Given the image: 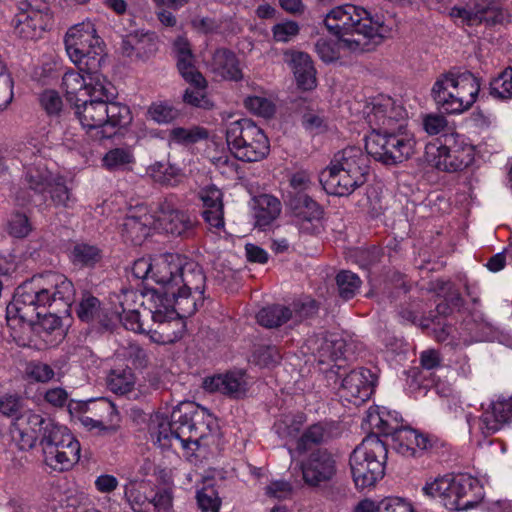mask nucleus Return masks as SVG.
<instances>
[{
    "label": "nucleus",
    "mask_w": 512,
    "mask_h": 512,
    "mask_svg": "<svg viewBox=\"0 0 512 512\" xmlns=\"http://www.w3.org/2000/svg\"><path fill=\"white\" fill-rule=\"evenodd\" d=\"M74 296V286L63 274L47 272L33 276L16 289L6 308L7 321L11 324L19 320L36 326L39 334L59 331L61 336V318L57 313L68 312Z\"/></svg>",
    "instance_id": "f257e3e1"
},
{
    "label": "nucleus",
    "mask_w": 512,
    "mask_h": 512,
    "mask_svg": "<svg viewBox=\"0 0 512 512\" xmlns=\"http://www.w3.org/2000/svg\"><path fill=\"white\" fill-rule=\"evenodd\" d=\"M324 24L337 40L320 38L315 49L322 61L330 63L349 54L370 49L390 34V28L379 17L365 8L344 4L332 8L325 16Z\"/></svg>",
    "instance_id": "f03ea898"
},
{
    "label": "nucleus",
    "mask_w": 512,
    "mask_h": 512,
    "mask_svg": "<svg viewBox=\"0 0 512 512\" xmlns=\"http://www.w3.org/2000/svg\"><path fill=\"white\" fill-rule=\"evenodd\" d=\"M152 281L159 285V292L172 299L180 311L194 314L201 299L206 277L201 266L178 253H165L154 257Z\"/></svg>",
    "instance_id": "7ed1b4c3"
},
{
    "label": "nucleus",
    "mask_w": 512,
    "mask_h": 512,
    "mask_svg": "<svg viewBox=\"0 0 512 512\" xmlns=\"http://www.w3.org/2000/svg\"><path fill=\"white\" fill-rule=\"evenodd\" d=\"M212 417L203 407L187 401L178 404L171 412L170 419L162 414L151 418L150 437L154 444L166 449L179 442L183 448L199 440L210 430Z\"/></svg>",
    "instance_id": "20e7f679"
},
{
    "label": "nucleus",
    "mask_w": 512,
    "mask_h": 512,
    "mask_svg": "<svg viewBox=\"0 0 512 512\" xmlns=\"http://www.w3.org/2000/svg\"><path fill=\"white\" fill-rule=\"evenodd\" d=\"M362 428L370 430L378 437L391 436L389 445L406 457L415 456L418 452L427 451L433 446L431 438L427 435L410 427H402L400 414L386 407H370L362 422Z\"/></svg>",
    "instance_id": "39448f33"
},
{
    "label": "nucleus",
    "mask_w": 512,
    "mask_h": 512,
    "mask_svg": "<svg viewBox=\"0 0 512 512\" xmlns=\"http://www.w3.org/2000/svg\"><path fill=\"white\" fill-rule=\"evenodd\" d=\"M368 157L359 147L337 152L330 164L320 172L319 180L330 195L348 196L367 181Z\"/></svg>",
    "instance_id": "423d86ee"
},
{
    "label": "nucleus",
    "mask_w": 512,
    "mask_h": 512,
    "mask_svg": "<svg viewBox=\"0 0 512 512\" xmlns=\"http://www.w3.org/2000/svg\"><path fill=\"white\" fill-rule=\"evenodd\" d=\"M479 92L480 80L471 72H448L437 78L431 95L447 113L461 114L474 105Z\"/></svg>",
    "instance_id": "0eeeda50"
},
{
    "label": "nucleus",
    "mask_w": 512,
    "mask_h": 512,
    "mask_svg": "<svg viewBox=\"0 0 512 512\" xmlns=\"http://www.w3.org/2000/svg\"><path fill=\"white\" fill-rule=\"evenodd\" d=\"M143 297L145 301L142 304L147 306L152 321L148 327L150 339L158 344H171L181 339L186 330L184 317L188 314L159 292H148Z\"/></svg>",
    "instance_id": "6e6552de"
},
{
    "label": "nucleus",
    "mask_w": 512,
    "mask_h": 512,
    "mask_svg": "<svg viewBox=\"0 0 512 512\" xmlns=\"http://www.w3.org/2000/svg\"><path fill=\"white\" fill-rule=\"evenodd\" d=\"M387 444L370 431L350 456L353 481L358 489L375 485L384 475Z\"/></svg>",
    "instance_id": "1a4fd4ad"
},
{
    "label": "nucleus",
    "mask_w": 512,
    "mask_h": 512,
    "mask_svg": "<svg viewBox=\"0 0 512 512\" xmlns=\"http://www.w3.org/2000/svg\"><path fill=\"white\" fill-rule=\"evenodd\" d=\"M417 140L408 126L395 131L371 132L365 140L367 153L385 165H397L416 153Z\"/></svg>",
    "instance_id": "9d476101"
},
{
    "label": "nucleus",
    "mask_w": 512,
    "mask_h": 512,
    "mask_svg": "<svg viewBox=\"0 0 512 512\" xmlns=\"http://www.w3.org/2000/svg\"><path fill=\"white\" fill-rule=\"evenodd\" d=\"M425 159L433 167L445 172L468 168L475 160V148L460 134L444 135L425 147Z\"/></svg>",
    "instance_id": "9b49d317"
},
{
    "label": "nucleus",
    "mask_w": 512,
    "mask_h": 512,
    "mask_svg": "<svg viewBox=\"0 0 512 512\" xmlns=\"http://www.w3.org/2000/svg\"><path fill=\"white\" fill-rule=\"evenodd\" d=\"M229 149L239 160L256 162L264 159L270 144L263 130L250 119L229 122L225 128Z\"/></svg>",
    "instance_id": "f8f14e48"
},
{
    "label": "nucleus",
    "mask_w": 512,
    "mask_h": 512,
    "mask_svg": "<svg viewBox=\"0 0 512 512\" xmlns=\"http://www.w3.org/2000/svg\"><path fill=\"white\" fill-rule=\"evenodd\" d=\"M65 49L70 60L78 67L98 69L104 61L103 42L91 21L78 23L66 33Z\"/></svg>",
    "instance_id": "ddd939ff"
},
{
    "label": "nucleus",
    "mask_w": 512,
    "mask_h": 512,
    "mask_svg": "<svg viewBox=\"0 0 512 512\" xmlns=\"http://www.w3.org/2000/svg\"><path fill=\"white\" fill-rule=\"evenodd\" d=\"M40 445L43 461L53 471H68L80 459V443L65 426L49 428L40 439Z\"/></svg>",
    "instance_id": "4468645a"
},
{
    "label": "nucleus",
    "mask_w": 512,
    "mask_h": 512,
    "mask_svg": "<svg viewBox=\"0 0 512 512\" xmlns=\"http://www.w3.org/2000/svg\"><path fill=\"white\" fill-rule=\"evenodd\" d=\"M453 22L459 26H492L503 24L508 14L497 0H469L465 4L455 5L449 11Z\"/></svg>",
    "instance_id": "2eb2a0df"
},
{
    "label": "nucleus",
    "mask_w": 512,
    "mask_h": 512,
    "mask_svg": "<svg viewBox=\"0 0 512 512\" xmlns=\"http://www.w3.org/2000/svg\"><path fill=\"white\" fill-rule=\"evenodd\" d=\"M363 114L371 132L395 131L400 126H408L406 109L389 96L373 98L365 105Z\"/></svg>",
    "instance_id": "dca6fc26"
},
{
    "label": "nucleus",
    "mask_w": 512,
    "mask_h": 512,
    "mask_svg": "<svg viewBox=\"0 0 512 512\" xmlns=\"http://www.w3.org/2000/svg\"><path fill=\"white\" fill-rule=\"evenodd\" d=\"M154 217L155 228L174 237H191L198 225L197 217L188 210L180 209L174 196L160 202Z\"/></svg>",
    "instance_id": "f3484780"
},
{
    "label": "nucleus",
    "mask_w": 512,
    "mask_h": 512,
    "mask_svg": "<svg viewBox=\"0 0 512 512\" xmlns=\"http://www.w3.org/2000/svg\"><path fill=\"white\" fill-rule=\"evenodd\" d=\"M471 317V321L465 323L466 333L458 332L451 325L438 321L433 327L435 339L452 346L468 345L474 341L486 340L492 331L491 323L479 311L474 312Z\"/></svg>",
    "instance_id": "a211bd4d"
},
{
    "label": "nucleus",
    "mask_w": 512,
    "mask_h": 512,
    "mask_svg": "<svg viewBox=\"0 0 512 512\" xmlns=\"http://www.w3.org/2000/svg\"><path fill=\"white\" fill-rule=\"evenodd\" d=\"M316 302L310 298L293 302L290 306L273 305L262 308L257 314V321L267 328L281 326L291 322L296 325L317 312Z\"/></svg>",
    "instance_id": "6ab92c4d"
},
{
    "label": "nucleus",
    "mask_w": 512,
    "mask_h": 512,
    "mask_svg": "<svg viewBox=\"0 0 512 512\" xmlns=\"http://www.w3.org/2000/svg\"><path fill=\"white\" fill-rule=\"evenodd\" d=\"M465 417L471 432L478 430L483 437H489L512 419V395L508 398L497 396L479 419L471 414H466Z\"/></svg>",
    "instance_id": "aec40b11"
},
{
    "label": "nucleus",
    "mask_w": 512,
    "mask_h": 512,
    "mask_svg": "<svg viewBox=\"0 0 512 512\" xmlns=\"http://www.w3.org/2000/svg\"><path fill=\"white\" fill-rule=\"evenodd\" d=\"M301 470L303 480L307 485L319 486L335 476L336 459L328 450L317 449L301 462Z\"/></svg>",
    "instance_id": "412c9836"
},
{
    "label": "nucleus",
    "mask_w": 512,
    "mask_h": 512,
    "mask_svg": "<svg viewBox=\"0 0 512 512\" xmlns=\"http://www.w3.org/2000/svg\"><path fill=\"white\" fill-rule=\"evenodd\" d=\"M137 292L134 290H124L111 297L112 313L123 324L127 330L136 333H145L148 335V327L136 309Z\"/></svg>",
    "instance_id": "4be33fe9"
},
{
    "label": "nucleus",
    "mask_w": 512,
    "mask_h": 512,
    "mask_svg": "<svg viewBox=\"0 0 512 512\" xmlns=\"http://www.w3.org/2000/svg\"><path fill=\"white\" fill-rule=\"evenodd\" d=\"M376 377L371 370L358 368L350 371L342 380L340 395L355 405L368 400L374 392Z\"/></svg>",
    "instance_id": "5701e85b"
},
{
    "label": "nucleus",
    "mask_w": 512,
    "mask_h": 512,
    "mask_svg": "<svg viewBox=\"0 0 512 512\" xmlns=\"http://www.w3.org/2000/svg\"><path fill=\"white\" fill-rule=\"evenodd\" d=\"M50 22L51 16L47 11L24 4L15 16L14 31L21 38L36 39L41 36Z\"/></svg>",
    "instance_id": "b1692460"
},
{
    "label": "nucleus",
    "mask_w": 512,
    "mask_h": 512,
    "mask_svg": "<svg viewBox=\"0 0 512 512\" xmlns=\"http://www.w3.org/2000/svg\"><path fill=\"white\" fill-rule=\"evenodd\" d=\"M22 154L24 177L30 190L38 194L45 193L55 178L49 171L46 161L29 147Z\"/></svg>",
    "instance_id": "393cba45"
},
{
    "label": "nucleus",
    "mask_w": 512,
    "mask_h": 512,
    "mask_svg": "<svg viewBox=\"0 0 512 512\" xmlns=\"http://www.w3.org/2000/svg\"><path fill=\"white\" fill-rule=\"evenodd\" d=\"M75 106V113L86 130H96L100 138H108L114 131H106L107 114L104 101L84 99Z\"/></svg>",
    "instance_id": "a878e982"
},
{
    "label": "nucleus",
    "mask_w": 512,
    "mask_h": 512,
    "mask_svg": "<svg viewBox=\"0 0 512 512\" xmlns=\"http://www.w3.org/2000/svg\"><path fill=\"white\" fill-rule=\"evenodd\" d=\"M154 219V215L148 214L143 207L129 210L120 224L122 237L133 244H141L149 235L151 227H155Z\"/></svg>",
    "instance_id": "bb28decb"
},
{
    "label": "nucleus",
    "mask_w": 512,
    "mask_h": 512,
    "mask_svg": "<svg viewBox=\"0 0 512 512\" xmlns=\"http://www.w3.org/2000/svg\"><path fill=\"white\" fill-rule=\"evenodd\" d=\"M290 206L294 210L297 224L302 232L310 234L320 232L323 211L313 199L301 194L290 202Z\"/></svg>",
    "instance_id": "cd10ccee"
},
{
    "label": "nucleus",
    "mask_w": 512,
    "mask_h": 512,
    "mask_svg": "<svg viewBox=\"0 0 512 512\" xmlns=\"http://www.w3.org/2000/svg\"><path fill=\"white\" fill-rule=\"evenodd\" d=\"M172 50L179 73L185 81L197 87L205 86L206 80L195 66V56L189 41L182 36L176 38Z\"/></svg>",
    "instance_id": "c85d7f7f"
},
{
    "label": "nucleus",
    "mask_w": 512,
    "mask_h": 512,
    "mask_svg": "<svg viewBox=\"0 0 512 512\" xmlns=\"http://www.w3.org/2000/svg\"><path fill=\"white\" fill-rule=\"evenodd\" d=\"M307 347L320 364H329L343 355L344 341L338 334L323 333L310 337Z\"/></svg>",
    "instance_id": "c756f323"
},
{
    "label": "nucleus",
    "mask_w": 512,
    "mask_h": 512,
    "mask_svg": "<svg viewBox=\"0 0 512 512\" xmlns=\"http://www.w3.org/2000/svg\"><path fill=\"white\" fill-rule=\"evenodd\" d=\"M203 204L202 216L206 223L215 229L224 228L223 193L211 185L199 192Z\"/></svg>",
    "instance_id": "7c9ffc66"
},
{
    "label": "nucleus",
    "mask_w": 512,
    "mask_h": 512,
    "mask_svg": "<svg viewBox=\"0 0 512 512\" xmlns=\"http://www.w3.org/2000/svg\"><path fill=\"white\" fill-rule=\"evenodd\" d=\"M79 406L80 408H85L86 413H89V415L96 419L97 424L100 426V432L106 433L115 430L116 424L119 421V414L111 401L106 398H99Z\"/></svg>",
    "instance_id": "2f4dec72"
},
{
    "label": "nucleus",
    "mask_w": 512,
    "mask_h": 512,
    "mask_svg": "<svg viewBox=\"0 0 512 512\" xmlns=\"http://www.w3.org/2000/svg\"><path fill=\"white\" fill-rule=\"evenodd\" d=\"M246 381L242 372L219 374L204 381V387L210 392L239 397L245 392Z\"/></svg>",
    "instance_id": "473e14b6"
},
{
    "label": "nucleus",
    "mask_w": 512,
    "mask_h": 512,
    "mask_svg": "<svg viewBox=\"0 0 512 512\" xmlns=\"http://www.w3.org/2000/svg\"><path fill=\"white\" fill-rule=\"evenodd\" d=\"M289 65L293 70L299 88L311 90L316 86V71L313 61L307 53L292 52Z\"/></svg>",
    "instance_id": "72a5a7b5"
},
{
    "label": "nucleus",
    "mask_w": 512,
    "mask_h": 512,
    "mask_svg": "<svg viewBox=\"0 0 512 512\" xmlns=\"http://www.w3.org/2000/svg\"><path fill=\"white\" fill-rule=\"evenodd\" d=\"M280 212L281 203L276 197L263 194L254 199L253 216L255 225L260 229L270 226Z\"/></svg>",
    "instance_id": "f704fd0d"
},
{
    "label": "nucleus",
    "mask_w": 512,
    "mask_h": 512,
    "mask_svg": "<svg viewBox=\"0 0 512 512\" xmlns=\"http://www.w3.org/2000/svg\"><path fill=\"white\" fill-rule=\"evenodd\" d=\"M213 73L223 79L238 81L242 78L236 55L226 49L217 50L212 58Z\"/></svg>",
    "instance_id": "c9c22d12"
},
{
    "label": "nucleus",
    "mask_w": 512,
    "mask_h": 512,
    "mask_svg": "<svg viewBox=\"0 0 512 512\" xmlns=\"http://www.w3.org/2000/svg\"><path fill=\"white\" fill-rule=\"evenodd\" d=\"M356 512H417L413 504L404 498L387 497L380 502L370 499L362 500L356 507Z\"/></svg>",
    "instance_id": "e433bc0d"
},
{
    "label": "nucleus",
    "mask_w": 512,
    "mask_h": 512,
    "mask_svg": "<svg viewBox=\"0 0 512 512\" xmlns=\"http://www.w3.org/2000/svg\"><path fill=\"white\" fill-rule=\"evenodd\" d=\"M99 69H89L86 66L79 67V70L87 74L86 90L87 99L105 101L113 96L112 86L107 79L99 73Z\"/></svg>",
    "instance_id": "4c0bfd02"
},
{
    "label": "nucleus",
    "mask_w": 512,
    "mask_h": 512,
    "mask_svg": "<svg viewBox=\"0 0 512 512\" xmlns=\"http://www.w3.org/2000/svg\"><path fill=\"white\" fill-rule=\"evenodd\" d=\"M123 50L127 56H148L157 50V37L149 32L130 34L123 40Z\"/></svg>",
    "instance_id": "58836bf2"
},
{
    "label": "nucleus",
    "mask_w": 512,
    "mask_h": 512,
    "mask_svg": "<svg viewBox=\"0 0 512 512\" xmlns=\"http://www.w3.org/2000/svg\"><path fill=\"white\" fill-rule=\"evenodd\" d=\"M146 173L156 183L170 187L177 186L184 177V174L179 167L163 161L151 164L147 168Z\"/></svg>",
    "instance_id": "ea45409f"
},
{
    "label": "nucleus",
    "mask_w": 512,
    "mask_h": 512,
    "mask_svg": "<svg viewBox=\"0 0 512 512\" xmlns=\"http://www.w3.org/2000/svg\"><path fill=\"white\" fill-rule=\"evenodd\" d=\"M87 74L77 71H68L62 77V88L67 100L76 105L87 98L86 90Z\"/></svg>",
    "instance_id": "a19ab883"
},
{
    "label": "nucleus",
    "mask_w": 512,
    "mask_h": 512,
    "mask_svg": "<svg viewBox=\"0 0 512 512\" xmlns=\"http://www.w3.org/2000/svg\"><path fill=\"white\" fill-rule=\"evenodd\" d=\"M134 164L135 156L130 147L110 149L102 158V166L110 172L132 170Z\"/></svg>",
    "instance_id": "79ce46f5"
},
{
    "label": "nucleus",
    "mask_w": 512,
    "mask_h": 512,
    "mask_svg": "<svg viewBox=\"0 0 512 512\" xmlns=\"http://www.w3.org/2000/svg\"><path fill=\"white\" fill-rule=\"evenodd\" d=\"M15 429H23L35 433L40 439L49 431L52 426H60L49 418H44L40 414L31 411H25L14 420Z\"/></svg>",
    "instance_id": "37998d69"
},
{
    "label": "nucleus",
    "mask_w": 512,
    "mask_h": 512,
    "mask_svg": "<svg viewBox=\"0 0 512 512\" xmlns=\"http://www.w3.org/2000/svg\"><path fill=\"white\" fill-rule=\"evenodd\" d=\"M458 487L463 510L473 508L484 497V489L480 481L470 475H459Z\"/></svg>",
    "instance_id": "c03bdc74"
},
{
    "label": "nucleus",
    "mask_w": 512,
    "mask_h": 512,
    "mask_svg": "<svg viewBox=\"0 0 512 512\" xmlns=\"http://www.w3.org/2000/svg\"><path fill=\"white\" fill-rule=\"evenodd\" d=\"M33 229V224L26 213L17 210L8 215L5 224V231L12 238H26L30 235Z\"/></svg>",
    "instance_id": "a18cd8bd"
},
{
    "label": "nucleus",
    "mask_w": 512,
    "mask_h": 512,
    "mask_svg": "<svg viewBox=\"0 0 512 512\" xmlns=\"http://www.w3.org/2000/svg\"><path fill=\"white\" fill-rule=\"evenodd\" d=\"M104 108L107 114L106 131H112L116 127H123L130 123L131 114L126 105L105 100Z\"/></svg>",
    "instance_id": "49530a36"
},
{
    "label": "nucleus",
    "mask_w": 512,
    "mask_h": 512,
    "mask_svg": "<svg viewBox=\"0 0 512 512\" xmlns=\"http://www.w3.org/2000/svg\"><path fill=\"white\" fill-rule=\"evenodd\" d=\"M124 494L134 512H149L151 502L146 495V486L143 483H128Z\"/></svg>",
    "instance_id": "de8ad7c7"
},
{
    "label": "nucleus",
    "mask_w": 512,
    "mask_h": 512,
    "mask_svg": "<svg viewBox=\"0 0 512 512\" xmlns=\"http://www.w3.org/2000/svg\"><path fill=\"white\" fill-rule=\"evenodd\" d=\"M136 383L130 368L114 369L108 377V386L116 394L124 395L132 391Z\"/></svg>",
    "instance_id": "09e8293b"
},
{
    "label": "nucleus",
    "mask_w": 512,
    "mask_h": 512,
    "mask_svg": "<svg viewBox=\"0 0 512 512\" xmlns=\"http://www.w3.org/2000/svg\"><path fill=\"white\" fill-rule=\"evenodd\" d=\"M329 438L326 425L316 423L309 426L297 440L296 450L300 453L308 450L312 445L321 444Z\"/></svg>",
    "instance_id": "8fccbe9b"
},
{
    "label": "nucleus",
    "mask_w": 512,
    "mask_h": 512,
    "mask_svg": "<svg viewBox=\"0 0 512 512\" xmlns=\"http://www.w3.org/2000/svg\"><path fill=\"white\" fill-rule=\"evenodd\" d=\"M207 136L206 132L203 129L193 127V128H183L176 127L170 130L168 136V145L172 146H188L198 142L201 139H204Z\"/></svg>",
    "instance_id": "3c124183"
},
{
    "label": "nucleus",
    "mask_w": 512,
    "mask_h": 512,
    "mask_svg": "<svg viewBox=\"0 0 512 512\" xmlns=\"http://www.w3.org/2000/svg\"><path fill=\"white\" fill-rule=\"evenodd\" d=\"M70 257L76 266H93L101 259V252L94 245L80 243L73 247Z\"/></svg>",
    "instance_id": "603ef678"
},
{
    "label": "nucleus",
    "mask_w": 512,
    "mask_h": 512,
    "mask_svg": "<svg viewBox=\"0 0 512 512\" xmlns=\"http://www.w3.org/2000/svg\"><path fill=\"white\" fill-rule=\"evenodd\" d=\"M303 422L304 418L302 415L294 417L286 416L275 423L274 429L281 439L287 442L293 440L297 441Z\"/></svg>",
    "instance_id": "864d4df0"
},
{
    "label": "nucleus",
    "mask_w": 512,
    "mask_h": 512,
    "mask_svg": "<svg viewBox=\"0 0 512 512\" xmlns=\"http://www.w3.org/2000/svg\"><path fill=\"white\" fill-rule=\"evenodd\" d=\"M148 115L158 124H167L179 116V111L167 101H157L150 105Z\"/></svg>",
    "instance_id": "5fc2aeb1"
},
{
    "label": "nucleus",
    "mask_w": 512,
    "mask_h": 512,
    "mask_svg": "<svg viewBox=\"0 0 512 512\" xmlns=\"http://www.w3.org/2000/svg\"><path fill=\"white\" fill-rule=\"evenodd\" d=\"M490 94L497 99L512 98V68H506L490 83Z\"/></svg>",
    "instance_id": "6e6d98bb"
},
{
    "label": "nucleus",
    "mask_w": 512,
    "mask_h": 512,
    "mask_svg": "<svg viewBox=\"0 0 512 512\" xmlns=\"http://www.w3.org/2000/svg\"><path fill=\"white\" fill-rule=\"evenodd\" d=\"M339 294L348 300L354 297L361 285L360 278L350 271H341L336 277Z\"/></svg>",
    "instance_id": "4d7b16f0"
},
{
    "label": "nucleus",
    "mask_w": 512,
    "mask_h": 512,
    "mask_svg": "<svg viewBox=\"0 0 512 512\" xmlns=\"http://www.w3.org/2000/svg\"><path fill=\"white\" fill-rule=\"evenodd\" d=\"M244 105L246 109L259 117L270 118L275 113L274 103L266 97L249 96L244 100Z\"/></svg>",
    "instance_id": "13d9d810"
},
{
    "label": "nucleus",
    "mask_w": 512,
    "mask_h": 512,
    "mask_svg": "<svg viewBox=\"0 0 512 512\" xmlns=\"http://www.w3.org/2000/svg\"><path fill=\"white\" fill-rule=\"evenodd\" d=\"M423 130L430 136L442 133L448 126L446 117L440 113H426L421 115Z\"/></svg>",
    "instance_id": "bf43d9fd"
},
{
    "label": "nucleus",
    "mask_w": 512,
    "mask_h": 512,
    "mask_svg": "<svg viewBox=\"0 0 512 512\" xmlns=\"http://www.w3.org/2000/svg\"><path fill=\"white\" fill-rule=\"evenodd\" d=\"M196 498L202 512H219L221 502L213 488H204L198 491Z\"/></svg>",
    "instance_id": "052dcab7"
},
{
    "label": "nucleus",
    "mask_w": 512,
    "mask_h": 512,
    "mask_svg": "<svg viewBox=\"0 0 512 512\" xmlns=\"http://www.w3.org/2000/svg\"><path fill=\"white\" fill-rule=\"evenodd\" d=\"M46 192L50 193L52 201L58 206L66 207L72 199L69 189L60 177H55L52 180V185L48 187Z\"/></svg>",
    "instance_id": "680f3d73"
},
{
    "label": "nucleus",
    "mask_w": 512,
    "mask_h": 512,
    "mask_svg": "<svg viewBox=\"0 0 512 512\" xmlns=\"http://www.w3.org/2000/svg\"><path fill=\"white\" fill-rule=\"evenodd\" d=\"M5 70L0 61V111L6 109L13 99V80Z\"/></svg>",
    "instance_id": "e2e57ef3"
},
{
    "label": "nucleus",
    "mask_w": 512,
    "mask_h": 512,
    "mask_svg": "<svg viewBox=\"0 0 512 512\" xmlns=\"http://www.w3.org/2000/svg\"><path fill=\"white\" fill-rule=\"evenodd\" d=\"M41 107L50 116L58 115L63 107L62 98L55 90H45L39 98Z\"/></svg>",
    "instance_id": "0e129e2a"
},
{
    "label": "nucleus",
    "mask_w": 512,
    "mask_h": 512,
    "mask_svg": "<svg viewBox=\"0 0 512 512\" xmlns=\"http://www.w3.org/2000/svg\"><path fill=\"white\" fill-rule=\"evenodd\" d=\"M26 375L36 382H48L55 376L54 370L46 363L33 362L26 368Z\"/></svg>",
    "instance_id": "69168bd1"
},
{
    "label": "nucleus",
    "mask_w": 512,
    "mask_h": 512,
    "mask_svg": "<svg viewBox=\"0 0 512 512\" xmlns=\"http://www.w3.org/2000/svg\"><path fill=\"white\" fill-rule=\"evenodd\" d=\"M193 88L187 89L184 94V102L190 104L195 107L208 109L212 106V103L205 95V89L207 83L203 87H197L194 84H191Z\"/></svg>",
    "instance_id": "338daca9"
},
{
    "label": "nucleus",
    "mask_w": 512,
    "mask_h": 512,
    "mask_svg": "<svg viewBox=\"0 0 512 512\" xmlns=\"http://www.w3.org/2000/svg\"><path fill=\"white\" fill-rule=\"evenodd\" d=\"M449 487V476L437 477L432 481H427L422 487V492L429 498H438L440 501L444 495L445 489Z\"/></svg>",
    "instance_id": "774afa93"
}]
</instances>
